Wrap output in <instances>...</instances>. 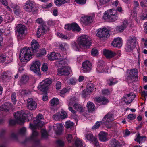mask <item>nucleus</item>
<instances>
[{
	"label": "nucleus",
	"instance_id": "f8f14e48",
	"mask_svg": "<svg viewBox=\"0 0 147 147\" xmlns=\"http://www.w3.org/2000/svg\"><path fill=\"white\" fill-rule=\"evenodd\" d=\"M26 27L22 24H19L16 27V30L18 35L17 38L18 40L22 39L24 36L26 34Z\"/></svg>",
	"mask_w": 147,
	"mask_h": 147
},
{
	"label": "nucleus",
	"instance_id": "1a4fd4ad",
	"mask_svg": "<svg viewBox=\"0 0 147 147\" xmlns=\"http://www.w3.org/2000/svg\"><path fill=\"white\" fill-rule=\"evenodd\" d=\"M127 73L129 74L126 79V81L127 82L130 83L138 80V71L137 69H134L128 70Z\"/></svg>",
	"mask_w": 147,
	"mask_h": 147
},
{
	"label": "nucleus",
	"instance_id": "e433bc0d",
	"mask_svg": "<svg viewBox=\"0 0 147 147\" xmlns=\"http://www.w3.org/2000/svg\"><path fill=\"white\" fill-rule=\"evenodd\" d=\"M87 107L89 111H93L95 109L94 104L91 102H89L87 103Z\"/></svg>",
	"mask_w": 147,
	"mask_h": 147
},
{
	"label": "nucleus",
	"instance_id": "9b49d317",
	"mask_svg": "<svg viewBox=\"0 0 147 147\" xmlns=\"http://www.w3.org/2000/svg\"><path fill=\"white\" fill-rule=\"evenodd\" d=\"M103 53L104 55L108 58H113L116 56L115 59H117L121 55L120 51L119 50L114 52L110 50L104 49L103 51Z\"/></svg>",
	"mask_w": 147,
	"mask_h": 147
},
{
	"label": "nucleus",
	"instance_id": "72a5a7b5",
	"mask_svg": "<svg viewBox=\"0 0 147 147\" xmlns=\"http://www.w3.org/2000/svg\"><path fill=\"white\" fill-rule=\"evenodd\" d=\"M147 139V138L145 136H140L139 134H137L136 136V138L135 140L138 142L140 144L144 142Z\"/></svg>",
	"mask_w": 147,
	"mask_h": 147
},
{
	"label": "nucleus",
	"instance_id": "603ef678",
	"mask_svg": "<svg viewBox=\"0 0 147 147\" xmlns=\"http://www.w3.org/2000/svg\"><path fill=\"white\" fill-rule=\"evenodd\" d=\"M102 122L101 121H97L96 122L95 124L93 126L92 129L93 130H95L98 128L101 123Z\"/></svg>",
	"mask_w": 147,
	"mask_h": 147
},
{
	"label": "nucleus",
	"instance_id": "4c0bfd02",
	"mask_svg": "<svg viewBox=\"0 0 147 147\" xmlns=\"http://www.w3.org/2000/svg\"><path fill=\"white\" fill-rule=\"evenodd\" d=\"M118 82V80L115 78H111L107 80V83L109 85H114Z\"/></svg>",
	"mask_w": 147,
	"mask_h": 147
},
{
	"label": "nucleus",
	"instance_id": "a19ab883",
	"mask_svg": "<svg viewBox=\"0 0 147 147\" xmlns=\"http://www.w3.org/2000/svg\"><path fill=\"white\" fill-rule=\"evenodd\" d=\"M81 140L79 138H77L75 141V145L76 147H86L83 145Z\"/></svg>",
	"mask_w": 147,
	"mask_h": 147
},
{
	"label": "nucleus",
	"instance_id": "3c124183",
	"mask_svg": "<svg viewBox=\"0 0 147 147\" xmlns=\"http://www.w3.org/2000/svg\"><path fill=\"white\" fill-rule=\"evenodd\" d=\"M57 35L58 37L62 39H67L68 38V37L67 35H65L59 33H57Z\"/></svg>",
	"mask_w": 147,
	"mask_h": 147
},
{
	"label": "nucleus",
	"instance_id": "ddd939ff",
	"mask_svg": "<svg viewBox=\"0 0 147 147\" xmlns=\"http://www.w3.org/2000/svg\"><path fill=\"white\" fill-rule=\"evenodd\" d=\"M109 34V31L105 28H100L97 30V36L102 40L106 39Z\"/></svg>",
	"mask_w": 147,
	"mask_h": 147
},
{
	"label": "nucleus",
	"instance_id": "a878e982",
	"mask_svg": "<svg viewBox=\"0 0 147 147\" xmlns=\"http://www.w3.org/2000/svg\"><path fill=\"white\" fill-rule=\"evenodd\" d=\"M66 112L63 109H61V113H57L54 115L53 118L55 120H57L60 119H64L67 117Z\"/></svg>",
	"mask_w": 147,
	"mask_h": 147
},
{
	"label": "nucleus",
	"instance_id": "0e129e2a",
	"mask_svg": "<svg viewBox=\"0 0 147 147\" xmlns=\"http://www.w3.org/2000/svg\"><path fill=\"white\" fill-rule=\"evenodd\" d=\"M75 1L78 3L83 5L86 3V0H75Z\"/></svg>",
	"mask_w": 147,
	"mask_h": 147
},
{
	"label": "nucleus",
	"instance_id": "f03ea898",
	"mask_svg": "<svg viewBox=\"0 0 147 147\" xmlns=\"http://www.w3.org/2000/svg\"><path fill=\"white\" fill-rule=\"evenodd\" d=\"M123 13V11L121 7H117L116 11L113 9H110L106 11L103 14V19L107 22H113L118 18L117 11Z\"/></svg>",
	"mask_w": 147,
	"mask_h": 147
},
{
	"label": "nucleus",
	"instance_id": "c03bdc74",
	"mask_svg": "<svg viewBox=\"0 0 147 147\" xmlns=\"http://www.w3.org/2000/svg\"><path fill=\"white\" fill-rule=\"evenodd\" d=\"M140 19L141 20H144L147 18V10L142 11L140 16Z\"/></svg>",
	"mask_w": 147,
	"mask_h": 147
},
{
	"label": "nucleus",
	"instance_id": "c85d7f7f",
	"mask_svg": "<svg viewBox=\"0 0 147 147\" xmlns=\"http://www.w3.org/2000/svg\"><path fill=\"white\" fill-rule=\"evenodd\" d=\"M98 138L100 141L102 142H106L109 139L108 134L104 131L100 132L98 134Z\"/></svg>",
	"mask_w": 147,
	"mask_h": 147
},
{
	"label": "nucleus",
	"instance_id": "0eeeda50",
	"mask_svg": "<svg viewBox=\"0 0 147 147\" xmlns=\"http://www.w3.org/2000/svg\"><path fill=\"white\" fill-rule=\"evenodd\" d=\"M51 78H45L40 83L38 88V90L42 92L46 91L52 82Z\"/></svg>",
	"mask_w": 147,
	"mask_h": 147
},
{
	"label": "nucleus",
	"instance_id": "774afa93",
	"mask_svg": "<svg viewBox=\"0 0 147 147\" xmlns=\"http://www.w3.org/2000/svg\"><path fill=\"white\" fill-rule=\"evenodd\" d=\"M67 139L68 142H71L72 140V135L70 134H68L67 137Z\"/></svg>",
	"mask_w": 147,
	"mask_h": 147
},
{
	"label": "nucleus",
	"instance_id": "4be33fe9",
	"mask_svg": "<svg viewBox=\"0 0 147 147\" xmlns=\"http://www.w3.org/2000/svg\"><path fill=\"white\" fill-rule=\"evenodd\" d=\"M9 5L13 9L14 14L16 16H19L21 14V10L19 6L12 3H9Z\"/></svg>",
	"mask_w": 147,
	"mask_h": 147
},
{
	"label": "nucleus",
	"instance_id": "680f3d73",
	"mask_svg": "<svg viewBox=\"0 0 147 147\" xmlns=\"http://www.w3.org/2000/svg\"><path fill=\"white\" fill-rule=\"evenodd\" d=\"M102 94L104 95H108L110 94V92L108 89H104L102 90Z\"/></svg>",
	"mask_w": 147,
	"mask_h": 147
},
{
	"label": "nucleus",
	"instance_id": "58836bf2",
	"mask_svg": "<svg viewBox=\"0 0 147 147\" xmlns=\"http://www.w3.org/2000/svg\"><path fill=\"white\" fill-rule=\"evenodd\" d=\"M29 77L28 76L24 75L22 76L21 79L19 82V83L20 84H23L26 83L29 80Z\"/></svg>",
	"mask_w": 147,
	"mask_h": 147
},
{
	"label": "nucleus",
	"instance_id": "c9c22d12",
	"mask_svg": "<svg viewBox=\"0 0 147 147\" xmlns=\"http://www.w3.org/2000/svg\"><path fill=\"white\" fill-rule=\"evenodd\" d=\"M110 0H98L97 3L98 9L101 8L102 6L107 3Z\"/></svg>",
	"mask_w": 147,
	"mask_h": 147
},
{
	"label": "nucleus",
	"instance_id": "a211bd4d",
	"mask_svg": "<svg viewBox=\"0 0 147 147\" xmlns=\"http://www.w3.org/2000/svg\"><path fill=\"white\" fill-rule=\"evenodd\" d=\"M94 85L92 83L88 84L86 86V89L84 90L82 93V96L83 97H86L87 95L89 94L94 90Z\"/></svg>",
	"mask_w": 147,
	"mask_h": 147
},
{
	"label": "nucleus",
	"instance_id": "37998d69",
	"mask_svg": "<svg viewBox=\"0 0 147 147\" xmlns=\"http://www.w3.org/2000/svg\"><path fill=\"white\" fill-rule=\"evenodd\" d=\"M71 27L72 30L73 31H80L81 30L80 28L76 23H72Z\"/></svg>",
	"mask_w": 147,
	"mask_h": 147
},
{
	"label": "nucleus",
	"instance_id": "de8ad7c7",
	"mask_svg": "<svg viewBox=\"0 0 147 147\" xmlns=\"http://www.w3.org/2000/svg\"><path fill=\"white\" fill-rule=\"evenodd\" d=\"M111 144L113 145V146L116 147H119L120 146V144L119 142L115 139L112 140L111 142Z\"/></svg>",
	"mask_w": 147,
	"mask_h": 147
},
{
	"label": "nucleus",
	"instance_id": "69168bd1",
	"mask_svg": "<svg viewBox=\"0 0 147 147\" xmlns=\"http://www.w3.org/2000/svg\"><path fill=\"white\" fill-rule=\"evenodd\" d=\"M140 5L142 7H147V1L143 0L140 1Z\"/></svg>",
	"mask_w": 147,
	"mask_h": 147
},
{
	"label": "nucleus",
	"instance_id": "9d476101",
	"mask_svg": "<svg viewBox=\"0 0 147 147\" xmlns=\"http://www.w3.org/2000/svg\"><path fill=\"white\" fill-rule=\"evenodd\" d=\"M136 45V38L134 36H131L127 41L125 49L127 51H130L135 47Z\"/></svg>",
	"mask_w": 147,
	"mask_h": 147
},
{
	"label": "nucleus",
	"instance_id": "473e14b6",
	"mask_svg": "<svg viewBox=\"0 0 147 147\" xmlns=\"http://www.w3.org/2000/svg\"><path fill=\"white\" fill-rule=\"evenodd\" d=\"M92 16H86L82 18L81 20L85 25L91 23L93 20Z\"/></svg>",
	"mask_w": 147,
	"mask_h": 147
},
{
	"label": "nucleus",
	"instance_id": "49530a36",
	"mask_svg": "<svg viewBox=\"0 0 147 147\" xmlns=\"http://www.w3.org/2000/svg\"><path fill=\"white\" fill-rule=\"evenodd\" d=\"M74 123L70 121H68L65 122V127L67 129H71Z\"/></svg>",
	"mask_w": 147,
	"mask_h": 147
},
{
	"label": "nucleus",
	"instance_id": "393cba45",
	"mask_svg": "<svg viewBox=\"0 0 147 147\" xmlns=\"http://www.w3.org/2000/svg\"><path fill=\"white\" fill-rule=\"evenodd\" d=\"M51 128L53 129L57 135H60L62 132L63 126L61 123L56 124H55Z\"/></svg>",
	"mask_w": 147,
	"mask_h": 147
},
{
	"label": "nucleus",
	"instance_id": "6e6552de",
	"mask_svg": "<svg viewBox=\"0 0 147 147\" xmlns=\"http://www.w3.org/2000/svg\"><path fill=\"white\" fill-rule=\"evenodd\" d=\"M41 65L40 62L38 60H34L32 63L30 70L38 76L41 75L40 71V67Z\"/></svg>",
	"mask_w": 147,
	"mask_h": 147
},
{
	"label": "nucleus",
	"instance_id": "864d4df0",
	"mask_svg": "<svg viewBox=\"0 0 147 147\" xmlns=\"http://www.w3.org/2000/svg\"><path fill=\"white\" fill-rule=\"evenodd\" d=\"M42 137L46 138L48 136V134L46 130L45 129H42L41 131Z\"/></svg>",
	"mask_w": 147,
	"mask_h": 147
},
{
	"label": "nucleus",
	"instance_id": "ea45409f",
	"mask_svg": "<svg viewBox=\"0 0 147 147\" xmlns=\"http://www.w3.org/2000/svg\"><path fill=\"white\" fill-rule=\"evenodd\" d=\"M69 45L65 43H61L59 45V48L62 50L66 51L69 48Z\"/></svg>",
	"mask_w": 147,
	"mask_h": 147
},
{
	"label": "nucleus",
	"instance_id": "2eb2a0df",
	"mask_svg": "<svg viewBox=\"0 0 147 147\" xmlns=\"http://www.w3.org/2000/svg\"><path fill=\"white\" fill-rule=\"evenodd\" d=\"M71 72L70 68L68 65L62 66L58 70V74L59 75L67 76Z\"/></svg>",
	"mask_w": 147,
	"mask_h": 147
},
{
	"label": "nucleus",
	"instance_id": "f257e3e1",
	"mask_svg": "<svg viewBox=\"0 0 147 147\" xmlns=\"http://www.w3.org/2000/svg\"><path fill=\"white\" fill-rule=\"evenodd\" d=\"M91 45L90 37L86 35H82L79 36L77 40V43L72 44L73 49L76 51L88 48Z\"/></svg>",
	"mask_w": 147,
	"mask_h": 147
},
{
	"label": "nucleus",
	"instance_id": "6ab92c4d",
	"mask_svg": "<svg viewBox=\"0 0 147 147\" xmlns=\"http://www.w3.org/2000/svg\"><path fill=\"white\" fill-rule=\"evenodd\" d=\"M86 140L93 142L94 147H100L98 142L96 138L94 137L91 134H88L85 135Z\"/></svg>",
	"mask_w": 147,
	"mask_h": 147
},
{
	"label": "nucleus",
	"instance_id": "bf43d9fd",
	"mask_svg": "<svg viewBox=\"0 0 147 147\" xmlns=\"http://www.w3.org/2000/svg\"><path fill=\"white\" fill-rule=\"evenodd\" d=\"M5 18L6 20L11 21L13 20L12 16L11 15L6 14L5 16Z\"/></svg>",
	"mask_w": 147,
	"mask_h": 147
},
{
	"label": "nucleus",
	"instance_id": "f704fd0d",
	"mask_svg": "<svg viewBox=\"0 0 147 147\" xmlns=\"http://www.w3.org/2000/svg\"><path fill=\"white\" fill-rule=\"evenodd\" d=\"M70 0H55L54 3L57 6H60L62 5L70 2Z\"/></svg>",
	"mask_w": 147,
	"mask_h": 147
},
{
	"label": "nucleus",
	"instance_id": "79ce46f5",
	"mask_svg": "<svg viewBox=\"0 0 147 147\" xmlns=\"http://www.w3.org/2000/svg\"><path fill=\"white\" fill-rule=\"evenodd\" d=\"M50 105L52 106H54L59 104V99L57 98H54L50 101Z\"/></svg>",
	"mask_w": 147,
	"mask_h": 147
},
{
	"label": "nucleus",
	"instance_id": "b1692460",
	"mask_svg": "<svg viewBox=\"0 0 147 147\" xmlns=\"http://www.w3.org/2000/svg\"><path fill=\"white\" fill-rule=\"evenodd\" d=\"M136 95L134 93H131L128 94L123 98V100L127 104L131 103L135 97Z\"/></svg>",
	"mask_w": 147,
	"mask_h": 147
},
{
	"label": "nucleus",
	"instance_id": "c756f323",
	"mask_svg": "<svg viewBox=\"0 0 147 147\" xmlns=\"http://www.w3.org/2000/svg\"><path fill=\"white\" fill-rule=\"evenodd\" d=\"M31 46L32 52L34 53H36L39 49V44L38 42L35 40H33L31 42Z\"/></svg>",
	"mask_w": 147,
	"mask_h": 147
},
{
	"label": "nucleus",
	"instance_id": "412c9836",
	"mask_svg": "<svg viewBox=\"0 0 147 147\" xmlns=\"http://www.w3.org/2000/svg\"><path fill=\"white\" fill-rule=\"evenodd\" d=\"M94 100L96 103L99 105H106L109 102L107 98L103 96L96 97Z\"/></svg>",
	"mask_w": 147,
	"mask_h": 147
},
{
	"label": "nucleus",
	"instance_id": "6e6d98bb",
	"mask_svg": "<svg viewBox=\"0 0 147 147\" xmlns=\"http://www.w3.org/2000/svg\"><path fill=\"white\" fill-rule=\"evenodd\" d=\"M16 95L15 93H13L11 95V100L13 104H15L16 102Z\"/></svg>",
	"mask_w": 147,
	"mask_h": 147
},
{
	"label": "nucleus",
	"instance_id": "aec40b11",
	"mask_svg": "<svg viewBox=\"0 0 147 147\" xmlns=\"http://www.w3.org/2000/svg\"><path fill=\"white\" fill-rule=\"evenodd\" d=\"M66 56V55L65 54V57L62 58L59 53L52 52L48 55V58L49 60L53 61L59 59H64Z\"/></svg>",
	"mask_w": 147,
	"mask_h": 147
},
{
	"label": "nucleus",
	"instance_id": "f3484780",
	"mask_svg": "<svg viewBox=\"0 0 147 147\" xmlns=\"http://www.w3.org/2000/svg\"><path fill=\"white\" fill-rule=\"evenodd\" d=\"M34 6V2L33 1L29 0L24 3L23 8L25 11L30 12L32 11Z\"/></svg>",
	"mask_w": 147,
	"mask_h": 147
},
{
	"label": "nucleus",
	"instance_id": "4468645a",
	"mask_svg": "<svg viewBox=\"0 0 147 147\" xmlns=\"http://www.w3.org/2000/svg\"><path fill=\"white\" fill-rule=\"evenodd\" d=\"M109 67L106 66L105 63L102 60L98 61L96 68L97 71L99 73H108Z\"/></svg>",
	"mask_w": 147,
	"mask_h": 147
},
{
	"label": "nucleus",
	"instance_id": "423d86ee",
	"mask_svg": "<svg viewBox=\"0 0 147 147\" xmlns=\"http://www.w3.org/2000/svg\"><path fill=\"white\" fill-rule=\"evenodd\" d=\"M23 111H18L15 113L14 115L17 122L20 125H22L27 119L28 114Z\"/></svg>",
	"mask_w": 147,
	"mask_h": 147
},
{
	"label": "nucleus",
	"instance_id": "338daca9",
	"mask_svg": "<svg viewBox=\"0 0 147 147\" xmlns=\"http://www.w3.org/2000/svg\"><path fill=\"white\" fill-rule=\"evenodd\" d=\"M6 60V58L5 55H2L0 56V63L3 62Z\"/></svg>",
	"mask_w": 147,
	"mask_h": 147
},
{
	"label": "nucleus",
	"instance_id": "052dcab7",
	"mask_svg": "<svg viewBox=\"0 0 147 147\" xmlns=\"http://www.w3.org/2000/svg\"><path fill=\"white\" fill-rule=\"evenodd\" d=\"M61 86V83L59 81H58L57 82L56 85L55 87L56 88L57 90H59L60 89Z\"/></svg>",
	"mask_w": 147,
	"mask_h": 147
},
{
	"label": "nucleus",
	"instance_id": "cd10ccee",
	"mask_svg": "<svg viewBox=\"0 0 147 147\" xmlns=\"http://www.w3.org/2000/svg\"><path fill=\"white\" fill-rule=\"evenodd\" d=\"M37 107V103L32 99L28 100L27 103V107L30 110H34Z\"/></svg>",
	"mask_w": 147,
	"mask_h": 147
},
{
	"label": "nucleus",
	"instance_id": "bb28decb",
	"mask_svg": "<svg viewBox=\"0 0 147 147\" xmlns=\"http://www.w3.org/2000/svg\"><path fill=\"white\" fill-rule=\"evenodd\" d=\"M112 45L115 47L120 48L122 45V39L120 37L114 38L113 41Z\"/></svg>",
	"mask_w": 147,
	"mask_h": 147
},
{
	"label": "nucleus",
	"instance_id": "20e7f679",
	"mask_svg": "<svg viewBox=\"0 0 147 147\" xmlns=\"http://www.w3.org/2000/svg\"><path fill=\"white\" fill-rule=\"evenodd\" d=\"M34 54L30 48L25 47L20 53V60L21 62H26L31 59L32 55Z\"/></svg>",
	"mask_w": 147,
	"mask_h": 147
},
{
	"label": "nucleus",
	"instance_id": "7ed1b4c3",
	"mask_svg": "<svg viewBox=\"0 0 147 147\" xmlns=\"http://www.w3.org/2000/svg\"><path fill=\"white\" fill-rule=\"evenodd\" d=\"M43 116L41 114H39L36 118V120L33 121L34 124H30V127L32 131V134L31 136L32 138H34V137L37 136L38 135V133L35 130L39 127H42L44 123L41 121Z\"/></svg>",
	"mask_w": 147,
	"mask_h": 147
},
{
	"label": "nucleus",
	"instance_id": "2f4dec72",
	"mask_svg": "<svg viewBox=\"0 0 147 147\" xmlns=\"http://www.w3.org/2000/svg\"><path fill=\"white\" fill-rule=\"evenodd\" d=\"M47 31V30L44 27L42 26H40L36 34L37 37H40L41 35H43Z\"/></svg>",
	"mask_w": 147,
	"mask_h": 147
},
{
	"label": "nucleus",
	"instance_id": "5fc2aeb1",
	"mask_svg": "<svg viewBox=\"0 0 147 147\" xmlns=\"http://www.w3.org/2000/svg\"><path fill=\"white\" fill-rule=\"evenodd\" d=\"M69 89L68 88H64L62 89L60 91V94L61 96H62V95L64 94L65 93L69 92Z\"/></svg>",
	"mask_w": 147,
	"mask_h": 147
},
{
	"label": "nucleus",
	"instance_id": "dca6fc26",
	"mask_svg": "<svg viewBox=\"0 0 147 147\" xmlns=\"http://www.w3.org/2000/svg\"><path fill=\"white\" fill-rule=\"evenodd\" d=\"M114 119L113 112H109L107 115L105 116L103 119L102 122L103 123L106 125L107 127L109 128L110 127L108 125Z\"/></svg>",
	"mask_w": 147,
	"mask_h": 147
},
{
	"label": "nucleus",
	"instance_id": "09e8293b",
	"mask_svg": "<svg viewBox=\"0 0 147 147\" xmlns=\"http://www.w3.org/2000/svg\"><path fill=\"white\" fill-rule=\"evenodd\" d=\"M91 54L93 56H97L99 54L98 51L96 49L93 48L91 50Z\"/></svg>",
	"mask_w": 147,
	"mask_h": 147
},
{
	"label": "nucleus",
	"instance_id": "8fccbe9b",
	"mask_svg": "<svg viewBox=\"0 0 147 147\" xmlns=\"http://www.w3.org/2000/svg\"><path fill=\"white\" fill-rule=\"evenodd\" d=\"M137 13L136 11L133 10L131 12V17H132L133 19L136 20V21L138 22V21L136 19Z\"/></svg>",
	"mask_w": 147,
	"mask_h": 147
},
{
	"label": "nucleus",
	"instance_id": "a18cd8bd",
	"mask_svg": "<svg viewBox=\"0 0 147 147\" xmlns=\"http://www.w3.org/2000/svg\"><path fill=\"white\" fill-rule=\"evenodd\" d=\"M48 65L47 63H44L41 67V70L44 73H47L48 70Z\"/></svg>",
	"mask_w": 147,
	"mask_h": 147
},
{
	"label": "nucleus",
	"instance_id": "39448f33",
	"mask_svg": "<svg viewBox=\"0 0 147 147\" xmlns=\"http://www.w3.org/2000/svg\"><path fill=\"white\" fill-rule=\"evenodd\" d=\"M78 100L75 97H73L67 100L68 105V109L71 112L74 114H75L76 111L73 109V108L71 106L74 104L73 105L74 108L77 111L81 112L84 110V107L81 105L77 104L76 102Z\"/></svg>",
	"mask_w": 147,
	"mask_h": 147
},
{
	"label": "nucleus",
	"instance_id": "7c9ffc66",
	"mask_svg": "<svg viewBox=\"0 0 147 147\" xmlns=\"http://www.w3.org/2000/svg\"><path fill=\"white\" fill-rule=\"evenodd\" d=\"M128 22L127 20H125L123 22V24L122 25L118 26L116 27V30L117 32H122L125 28L127 26Z\"/></svg>",
	"mask_w": 147,
	"mask_h": 147
},
{
	"label": "nucleus",
	"instance_id": "5701e85b",
	"mask_svg": "<svg viewBox=\"0 0 147 147\" xmlns=\"http://www.w3.org/2000/svg\"><path fill=\"white\" fill-rule=\"evenodd\" d=\"M82 67L84 73L89 72L92 68V65L89 61H86L83 63Z\"/></svg>",
	"mask_w": 147,
	"mask_h": 147
},
{
	"label": "nucleus",
	"instance_id": "e2e57ef3",
	"mask_svg": "<svg viewBox=\"0 0 147 147\" xmlns=\"http://www.w3.org/2000/svg\"><path fill=\"white\" fill-rule=\"evenodd\" d=\"M57 145L60 147H62L64 145V142L61 140H58L57 141Z\"/></svg>",
	"mask_w": 147,
	"mask_h": 147
},
{
	"label": "nucleus",
	"instance_id": "13d9d810",
	"mask_svg": "<svg viewBox=\"0 0 147 147\" xmlns=\"http://www.w3.org/2000/svg\"><path fill=\"white\" fill-rule=\"evenodd\" d=\"M52 6V4L51 3H48L46 4L43 5L42 7L44 9H48Z\"/></svg>",
	"mask_w": 147,
	"mask_h": 147
},
{
	"label": "nucleus",
	"instance_id": "4d7b16f0",
	"mask_svg": "<svg viewBox=\"0 0 147 147\" xmlns=\"http://www.w3.org/2000/svg\"><path fill=\"white\" fill-rule=\"evenodd\" d=\"M46 53V51L44 49H41L39 51V56H40L42 55H45Z\"/></svg>",
	"mask_w": 147,
	"mask_h": 147
}]
</instances>
